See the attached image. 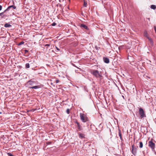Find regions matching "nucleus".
<instances>
[{
  "label": "nucleus",
  "instance_id": "obj_28",
  "mask_svg": "<svg viewBox=\"0 0 156 156\" xmlns=\"http://www.w3.org/2000/svg\"><path fill=\"white\" fill-rule=\"evenodd\" d=\"M55 48L57 49V50L58 51H60V49H59L58 47H57L56 46L55 47Z\"/></svg>",
  "mask_w": 156,
  "mask_h": 156
},
{
  "label": "nucleus",
  "instance_id": "obj_12",
  "mask_svg": "<svg viewBox=\"0 0 156 156\" xmlns=\"http://www.w3.org/2000/svg\"><path fill=\"white\" fill-rule=\"evenodd\" d=\"M119 135L120 137V138L121 140H122V134L121 133V131L120 129H119Z\"/></svg>",
  "mask_w": 156,
  "mask_h": 156
},
{
  "label": "nucleus",
  "instance_id": "obj_8",
  "mask_svg": "<svg viewBox=\"0 0 156 156\" xmlns=\"http://www.w3.org/2000/svg\"><path fill=\"white\" fill-rule=\"evenodd\" d=\"M104 62L106 63H108L109 62V59L107 58L104 57L103 58Z\"/></svg>",
  "mask_w": 156,
  "mask_h": 156
},
{
  "label": "nucleus",
  "instance_id": "obj_22",
  "mask_svg": "<svg viewBox=\"0 0 156 156\" xmlns=\"http://www.w3.org/2000/svg\"><path fill=\"white\" fill-rule=\"evenodd\" d=\"M144 36L147 37V36H148L147 33L146 31H145L144 33Z\"/></svg>",
  "mask_w": 156,
  "mask_h": 156
},
{
  "label": "nucleus",
  "instance_id": "obj_7",
  "mask_svg": "<svg viewBox=\"0 0 156 156\" xmlns=\"http://www.w3.org/2000/svg\"><path fill=\"white\" fill-rule=\"evenodd\" d=\"M75 123L77 124L78 130L81 131L82 130L83 128L82 126L80 125V123L77 121L75 122Z\"/></svg>",
  "mask_w": 156,
  "mask_h": 156
},
{
  "label": "nucleus",
  "instance_id": "obj_15",
  "mask_svg": "<svg viewBox=\"0 0 156 156\" xmlns=\"http://www.w3.org/2000/svg\"><path fill=\"white\" fill-rule=\"evenodd\" d=\"M140 145H139V147L140 148H142L143 147V143L142 142H140Z\"/></svg>",
  "mask_w": 156,
  "mask_h": 156
},
{
  "label": "nucleus",
  "instance_id": "obj_30",
  "mask_svg": "<svg viewBox=\"0 0 156 156\" xmlns=\"http://www.w3.org/2000/svg\"><path fill=\"white\" fill-rule=\"evenodd\" d=\"M2 9V6L1 5H0V11H1Z\"/></svg>",
  "mask_w": 156,
  "mask_h": 156
},
{
  "label": "nucleus",
  "instance_id": "obj_11",
  "mask_svg": "<svg viewBox=\"0 0 156 156\" xmlns=\"http://www.w3.org/2000/svg\"><path fill=\"white\" fill-rule=\"evenodd\" d=\"M4 26L5 27L7 28L11 27L12 25L9 23H6L4 25Z\"/></svg>",
  "mask_w": 156,
  "mask_h": 156
},
{
  "label": "nucleus",
  "instance_id": "obj_20",
  "mask_svg": "<svg viewBox=\"0 0 156 156\" xmlns=\"http://www.w3.org/2000/svg\"><path fill=\"white\" fill-rule=\"evenodd\" d=\"M5 12H4V11L3 12H2V13H0V16H2V18H3L4 17V15L3 14Z\"/></svg>",
  "mask_w": 156,
  "mask_h": 156
},
{
  "label": "nucleus",
  "instance_id": "obj_27",
  "mask_svg": "<svg viewBox=\"0 0 156 156\" xmlns=\"http://www.w3.org/2000/svg\"><path fill=\"white\" fill-rule=\"evenodd\" d=\"M56 24V23H55V22H54L52 24H51V25L52 26H55Z\"/></svg>",
  "mask_w": 156,
  "mask_h": 156
},
{
  "label": "nucleus",
  "instance_id": "obj_18",
  "mask_svg": "<svg viewBox=\"0 0 156 156\" xmlns=\"http://www.w3.org/2000/svg\"><path fill=\"white\" fill-rule=\"evenodd\" d=\"M24 41H21L18 44V45H21L22 44H24Z\"/></svg>",
  "mask_w": 156,
  "mask_h": 156
},
{
  "label": "nucleus",
  "instance_id": "obj_31",
  "mask_svg": "<svg viewBox=\"0 0 156 156\" xmlns=\"http://www.w3.org/2000/svg\"><path fill=\"white\" fill-rule=\"evenodd\" d=\"M154 29L155 31V33H156V27H154Z\"/></svg>",
  "mask_w": 156,
  "mask_h": 156
},
{
  "label": "nucleus",
  "instance_id": "obj_3",
  "mask_svg": "<svg viewBox=\"0 0 156 156\" xmlns=\"http://www.w3.org/2000/svg\"><path fill=\"white\" fill-rule=\"evenodd\" d=\"M139 114L140 115V118L141 119L145 117V114L144 113L143 109L141 108H140L139 109Z\"/></svg>",
  "mask_w": 156,
  "mask_h": 156
},
{
  "label": "nucleus",
  "instance_id": "obj_36",
  "mask_svg": "<svg viewBox=\"0 0 156 156\" xmlns=\"http://www.w3.org/2000/svg\"><path fill=\"white\" fill-rule=\"evenodd\" d=\"M1 113H2V112H0V114H1Z\"/></svg>",
  "mask_w": 156,
  "mask_h": 156
},
{
  "label": "nucleus",
  "instance_id": "obj_29",
  "mask_svg": "<svg viewBox=\"0 0 156 156\" xmlns=\"http://www.w3.org/2000/svg\"><path fill=\"white\" fill-rule=\"evenodd\" d=\"M24 51H25V53H27L28 52V51L27 50H24Z\"/></svg>",
  "mask_w": 156,
  "mask_h": 156
},
{
  "label": "nucleus",
  "instance_id": "obj_10",
  "mask_svg": "<svg viewBox=\"0 0 156 156\" xmlns=\"http://www.w3.org/2000/svg\"><path fill=\"white\" fill-rule=\"evenodd\" d=\"M78 134L80 138H83L84 137V135L83 134L80 133H78Z\"/></svg>",
  "mask_w": 156,
  "mask_h": 156
},
{
  "label": "nucleus",
  "instance_id": "obj_5",
  "mask_svg": "<svg viewBox=\"0 0 156 156\" xmlns=\"http://www.w3.org/2000/svg\"><path fill=\"white\" fill-rule=\"evenodd\" d=\"M148 146L151 148L152 150H153L154 149L155 144L151 140L148 142Z\"/></svg>",
  "mask_w": 156,
  "mask_h": 156
},
{
  "label": "nucleus",
  "instance_id": "obj_26",
  "mask_svg": "<svg viewBox=\"0 0 156 156\" xmlns=\"http://www.w3.org/2000/svg\"><path fill=\"white\" fill-rule=\"evenodd\" d=\"M51 142H46V144L47 145L50 144H51Z\"/></svg>",
  "mask_w": 156,
  "mask_h": 156
},
{
  "label": "nucleus",
  "instance_id": "obj_16",
  "mask_svg": "<svg viewBox=\"0 0 156 156\" xmlns=\"http://www.w3.org/2000/svg\"><path fill=\"white\" fill-rule=\"evenodd\" d=\"M9 8H10V9L11 8H12L13 9H16V6H13V5H11L9 6Z\"/></svg>",
  "mask_w": 156,
  "mask_h": 156
},
{
  "label": "nucleus",
  "instance_id": "obj_9",
  "mask_svg": "<svg viewBox=\"0 0 156 156\" xmlns=\"http://www.w3.org/2000/svg\"><path fill=\"white\" fill-rule=\"evenodd\" d=\"M80 27H83L85 29H87V30H88L89 29L84 24H81L80 25Z\"/></svg>",
  "mask_w": 156,
  "mask_h": 156
},
{
  "label": "nucleus",
  "instance_id": "obj_35",
  "mask_svg": "<svg viewBox=\"0 0 156 156\" xmlns=\"http://www.w3.org/2000/svg\"><path fill=\"white\" fill-rule=\"evenodd\" d=\"M73 65L74 66H75V65H73Z\"/></svg>",
  "mask_w": 156,
  "mask_h": 156
},
{
  "label": "nucleus",
  "instance_id": "obj_6",
  "mask_svg": "<svg viewBox=\"0 0 156 156\" xmlns=\"http://www.w3.org/2000/svg\"><path fill=\"white\" fill-rule=\"evenodd\" d=\"M138 147H135L134 146V145H133L132 146L131 152L135 156L136 154L137 148Z\"/></svg>",
  "mask_w": 156,
  "mask_h": 156
},
{
  "label": "nucleus",
  "instance_id": "obj_25",
  "mask_svg": "<svg viewBox=\"0 0 156 156\" xmlns=\"http://www.w3.org/2000/svg\"><path fill=\"white\" fill-rule=\"evenodd\" d=\"M59 82V80H58V79H57L56 80L55 82L56 83H58Z\"/></svg>",
  "mask_w": 156,
  "mask_h": 156
},
{
  "label": "nucleus",
  "instance_id": "obj_4",
  "mask_svg": "<svg viewBox=\"0 0 156 156\" xmlns=\"http://www.w3.org/2000/svg\"><path fill=\"white\" fill-rule=\"evenodd\" d=\"M84 114H80V119L83 122H85L88 121V118L87 117H84Z\"/></svg>",
  "mask_w": 156,
  "mask_h": 156
},
{
  "label": "nucleus",
  "instance_id": "obj_2",
  "mask_svg": "<svg viewBox=\"0 0 156 156\" xmlns=\"http://www.w3.org/2000/svg\"><path fill=\"white\" fill-rule=\"evenodd\" d=\"M91 73L97 78H99L101 79L102 77V73L101 72H99L97 70L93 69L91 71Z\"/></svg>",
  "mask_w": 156,
  "mask_h": 156
},
{
  "label": "nucleus",
  "instance_id": "obj_37",
  "mask_svg": "<svg viewBox=\"0 0 156 156\" xmlns=\"http://www.w3.org/2000/svg\"><path fill=\"white\" fill-rule=\"evenodd\" d=\"M69 0V1H70V0Z\"/></svg>",
  "mask_w": 156,
  "mask_h": 156
},
{
  "label": "nucleus",
  "instance_id": "obj_17",
  "mask_svg": "<svg viewBox=\"0 0 156 156\" xmlns=\"http://www.w3.org/2000/svg\"><path fill=\"white\" fill-rule=\"evenodd\" d=\"M30 64L29 63H27L26 64V68H30Z\"/></svg>",
  "mask_w": 156,
  "mask_h": 156
},
{
  "label": "nucleus",
  "instance_id": "obj_21",
  "mask_svg": "<svg viewBox=\"0 0 156 156\" xmlns=\"http://www.w3.org/2000/svg\"><path fill=\"white\" fill-rule=\"evenodd\" d=\"M70 111V110L69 109V108L67 109L66 111V112L67 114H69Z\"/></svg>",
  "mask_w": 156,
  "mask_h": 156
},
{
  "label": "nucleus",
  "instance_id": "obj_34",
  "mask_svg": "<svg viewBox=\"0 0 156 156\" xmlns=\"http://www.w3.org/2000/svg\"><path fill=\"white\" fill-rule=\"evenodd\" d=\"M122 97L124 99V96L122 95Z\"/></svg>",
  "mask_w": 156,
  "mask_h": 156
},
{
  "label": "nucleus",
  "instance_id": "obj_32",
  "mask_svg": "<svg viewBox=\"0 0 156 156\" xmlns=\"http://www.w3.org/2000/svg\"><path fill=\"white\" fill-rule=\"evenodd\" d=\"M50 46V44H46L45 45V46Z\"/></svg>",
  "mask_w": 156,
  "mask_h": 156
},
{
  "label": "nucleus",
  "instance_id": "obj_24",
  "mask_svg": "<svg viewBox=\"0 0 156 156\" xmlns=\"http://www.w3.org/2000/svg\"><path fill=\"white\" fill-rule=\"evenodd\" d=\"M87 4V2H84L83 6L85 7H86Z\"/></svg>",
  "mask_w": 156,
  "mask_h": 156
},
{
  "label": "nucleus",
  "instance_id": "obj_19",
  "mask_svg": "<svg viewBox=\"0 0 156 156\" xmlns=\"http://www.w3.org/2000/svg\"><path fill=\"white\" fill-rule=\"evenodd\" d=\"M10 9V8H9V6L4 11V12H5L6 11H9Z\"/></svg>",
  "mask_w": 156,
  "mask_h": 156
},
{
  "label": "nucleus",
  "instance_id": "obj_23",
  "mask_svg": "<svg viewBox=\"0 0 156 156\" xmlns=\"http://www.w3.org/2000/svg\"><path fill=\"white\" fill-rule=\"evenodd\" d=\"M7 154L9 156H14L11 153H7Z\"/></svg>",
  "mask_w": 156,
  "mask_h": 156
},
{
  "label": "nucleus",
  "instance_id": "obj_14",
  "mask_svg": "<svg viewBox=\"0 0 156 156\" xmlns=\"http://www.w3.org/2000/svg\"><path fill=\"white\" fill-rule=\"evenodd\" d=\"M147 38L150 41V42L152 44L153 43V41L151 39V38L150 37H149L148 36H147Z\"/></svg>",
  "mask_w": 156,
  "mask_h": 156
},
{
  "label": "nucleus",
  "instance_id": "obj_1",
  "mask_svg": "<svg viewBox=\"0 0 156 156\" xmlns=\"http://www.w3.org/2000/svg\"><path fill=\"white\" fill-rule=\"evenodd\" d=\"M36 84V82L35 81H33L31 80L28 81L26 83V87L30 89H37L41 87L40 86H34Z\"/></svg>",
  "mask_w": 156,
  "mask_h": 156
},
{
  "label": "nucleus",
  "instance_id": "obj_33",
  "mask_svg": "<svg viewBox=\"0 0 156 156\" xmlns=\"http://www.w3.org/2000/svg\"><path fill=\"white\" fill-rule=\"evenodd\" d=\"M142 152L143 153V154L144 155V156L145 155V152H144V151H143Z\"/></svg>",
  "mask_w": 156,
  "mask_h": 156
},
{
  "label": "nucleus",
  "instance_id": "obj_13",
  "mask_svg": "<svg viewBox=\"0 0 156 156\" xmlns=\"http://www.w3.org/2000/svg\"><path fill=\"white\" fill-rule=\"evenodd\" d=\"M151 8L154 10L156 9V6L155 5H151Z\"/></svg>",
  "mask_w": 156,
  "mask_h": 156
}]
</instances>
